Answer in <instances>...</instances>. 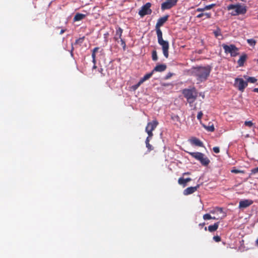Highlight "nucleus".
I'll return each mask as SVG.
<instances>
[{"label":"nucleus","instance_id":"obj_43","mask_svg":"<svg viewBox=\"0 0 258 258\" xmlns=\"http://www.w3.org/2000/svg\"><path fill=\"white\" fill-rule=\"evenodd\" d=\"M231 172L232 173H241V172H243V171H240V170H237V169H233L231 170Z\"/></svg>","mask_w":258,"mask_h":258},{"label":"nucleus","instance_id":"obj_7","mask_svg":"<svg viewBox=\"0 0 258 258\" xmlns=\"http://www.w3.org/2000/svg\"><path fill=\"white\" fill-rule=\"evenodd\" d=\"M234 86L241 92H243L244 89L247 86L248 83L242 78H235Z\"/></svg>","mask_w":258,"mask_h":258},{"label":"nucleus","instance_id":"obj_33","mask_svg":"<svg viewBox=\"0 0 258 258\" xmlns=\"http://www.w3.org/2000/svg\"><path fill=\"white\" fill-rule=\"evenodd\" d=\"M172 119L174 120L180 122V119L178 115H174V116H172L171 117Z\"/></svg>","mask_w":258,"mask_h":258},{"label":"nucleus","instance_id":"obj_4","mask_svg":"<svg viewBox=\"0 0 258 258\" xmlns=\"http://www.w3.org/2000/svg\"><path fill=\"white\" fill-rule=\"evenodd\" d=\"M182 93L190 104L195 101L198 96L197 92L195 88L184 89L183 90Z\"/></svg>","mask_w":258,"mask_h":258},{"label":"nucleus","instance_id":"obj_47","mask_svg":"<svg viewBox=\"0 0 258 258\" xmlns=\"http://www.w3.org/2000/svg\"><path fill=\"white\" fill-rule=\"evenodd\" d=\"M92 57V61L94 63V64H95L96 63V56H94V57Z\"/></svg>","mask_w":258,"mask_h":258},{"label":"nucleus","instance_id":"obj_42","mask_svg":"<svg viewBox=\"0 0 258 258\" xmlns=\"http://www.w3.org/2000/svg\"><path fill=\"white\" fill-rule=\"evenodd\" d=\"M153 136H150L149 135H148V136L147 137V138L146 139L145 143H149L151 139L152 138Z\"/></svg>","mask_w":258,"mask_h":258},{"label":"nucleus","instance_id":"obj_45","mask_svg":"<svg viewBox=\"0 0 258 258\" xmlns=\"http://www.w3.org/2000/svg\"><path fill=\"white\" fill-rule=\"evenodd\" d=\"M203 16H204V13H201V14H199V15H198L197 16V18H202Z\"/></svg>","mask_w":258,"mask_h":258},{"label":"nucleus","instance_id":"obj_6","mask_svg":"<svg viewBox=\"0 0 258 258\" xmlns=\"http://www.w3.org/2000/svg\"><path fill=\"white\" fill-rule=\"evenodd\" d=\"M222 46L224 50L225 53L227 54L230 53V55L232 57H235L239 54V49L234 44L228 45L225 44H223Z\"/></svg>","mask_w":258,"mask_h":258},{"label":"nucleus","instance_id":"obj_40","mask_svg":"<svg viewBox=\"0 0 258 258\" xmlns=\"http://www.w3.org/2000/svg\"><path fill=\"white\" fill-rule=\"evenodd\" d=\"M204 16H206V18L209 19L211 18V13H204Z\"/></svg>","mask_w":258,"mask_h":258},{"label":"nucleus","instance_id":"obj_19","mask_svg":"<svg viewBox=\"0 0 258 258\" xmlns=\"http://www.w3.org/2000/svg\"><path fill=\"white\" fill-rule=\"evenodd\" d=\"M191 143L192 144L199 147L203 146V143H202V142H201L199 139L196 138H194L193 139H192L191 140Z\"/></svg>","mask_w":258,"mask_h":258},{"label":"nucleus","instance_id":"obj_18","mask_svg":"<svg viewBox=\"0 0 258 258\" xmlns=\"http://www.w3.org/2000/svg\"><path fill=\"white\" fill-rule=\"evenodd\" d=\"M219 222H216L213 225H211L208 226V230L210 232L216 231L219 227Z\"/></svg>","mask_w":258,"mask_h":258},{"label":"nucleus","instance_id":"obj_44","mask_svg":"<svg viewBox=\"0 0 258 258\" xmlns=\"http://www.w3.org/2000/svg\"><path fill=\"white\" fill-rule=\"evenodd\" d=\"M196 11L197 12H204L205 11V7H204L203 8H198Z\"/></svg>","mask_w":258,"mask_h":258},{"label":"nucleus","instance_id":"obj_37","mask_svg":"<svg viewBox=\"0 0 258 258\" xmlns=\"http://www.w3.org/2000/svg\"><path fill=\"white\" fill-rule=\"evenodd\" d=\"M213 238L216 242H219L221 240V237L218 235L214 236Z\"/></svg>","mask_w":258,"mask_h":258},{"label":"nucleus","instance_id":"obj_49","mask_svg":"<svg viewBox=\"0 0 258 258\" xmlns=\"http://www.w3.org/2000/svg\"><path fill=\"white\" fill-rule=\"evenodd\" d=\"M253 92H257L258 93V88H254L253 90Z\"/></svg>","mask_w":258,"mask_h":258},{"label":"nucleus","instance_id":"obj_5","mask_svg":"<svg viewBox=\"0 0 258 258\" xmlns=\"http://www.w3.org/2000/svg\"><path fill=\"white\" fill-rule=\"evenodd\" d=\"M187 153L191 156L193 158H195L197 160L199 161L200 163L203 166H207L210 162V160L208 157L201 152H187Z\"/></svg>","mask_w":258,"mask_h":258},{"label":"nucleus","instance_id":"obj_3","mask_svg":"<svg viewBox=\"0 0 258 258\" xmlns=\"http://www.w3.org/2000/svg\"><path fill=\"white\" fill-rule=\"evenodd\" d=\"M227 9L228 11L232 10L230 14L234 16L240 15H244L247 12L246 6L245 5H242L240 4H237L236 5H229L227 6Z\"/></svg>","mask_w":258,"mask_h":258},{"label":"nucleus","instance_id":"obj_8","mask_svg":"<svg viewBox=\"0 0 258 258\" xmlns=\"http://www.w3.org/2000/svg\"><path fill=\"white\" fill-rule=\"evenodd\" d=\"M158 124L159 123L156 119L147 123L145 128V131L148 134V135H149L150 136H153L152 132L156 128Z\"/></svg>","mask_w":258,"mask_h":258},{"label":"nucleus","instance_id":"obj_32","mask_svg":"<svg viewBox=\"0 0 258 258\" xmlns=\"http://www.w3.org/2000/svg\"><path fill=\"white\" fill-rule=\"evenodd\" d=\"M146 147L148 148V151H151L153 150V146L150 144V143H146Z\"/></svg>","mask_w":258,"mask_h":258},{"label":"nucleus","instance_id":"obj_34","mask_svg":"<svg viewBox=\"0 0 258 258\" xmlns=\"http://www.w3.org/2000/svg\"><path fill=\"white\" fill-rule=\"evenodd\" d=\"M120 42H121V45H122L123 50H125L126 48V44H125V41L123 39H121Z\"/></svg>","mask_w":258,"mask_h":258},{"label":"nucleus","instance_id":"obj_58","mask_svg":"<svg viewBox=\"0 0 258 258\" xmlns=\"http://www.w3.org/2000/svg\"><path fill=\"white\" fill-rule=\"evenodd\" d=\"M204 229H205V231H207V227H205V228H204Z\"/></svg>","mask_w":258,"mask_h":258},{"label":"nucleus","instance_id":"obj_29","mask_svg":"<svg viewBox=\"0 0 258 258\" xmlns=\"http://www.w3.org/2000/svg\"><path fill=\"white\" fill-rule=\"evenodd\" d=\"M166 1L174 7L176 5L178 0H166Z\"/></svg>","mask_w":258,"mask_h":258},{"label":"nucleus","instance_id":"obj_57","mask_svg":"<svg viewBox=\"0 0 258 258\" xmlns=\"http://www.w3.org/2000/svg\"><path fill=\"white\" fill-rule=\"evenodd\" d=\"M102 71H103V69H100L99 72L101 73Z\"/></svg>","mask_w":258,"mask_h":258},{"label":"nucleus","instance_id":"obj_16","mask_svg":"<svg viewBox=\"0 0 258 258\" xmlns=\"http://www.w3.org/2000/svg\"><path fill=\"white\" fill-rule=\"evenodd\" d=\"M247 58V55L245 54H242L240 56L239 59L237 61V63L239 67H242L244 64V62L246 61Z\"/></svg>","mask_w":258,"mask_h":258},{"label":"nucleus","instance_id":"obj_9","mask_svg":"<svg viewBox=\"0 0 258 258\" xmlns=\"http://www.w3.org/2000/svg\"><path fill=\"white\" fill-rule=\"evenodd\" d=\"M151 7V4L150 3H147L141 8V9L139 12V15L143 17L145 15H150L152 11L150 9Z\"/></svg>","mask_w":258,"mask_h":258},{"label":"nucleus","instance_id":"obj_61","mask_svg":"<svg viewBox=\"0 0 258 258\" xmlns=\"http://www.w3.org/2000/svg\"><path fill=\"white\" fill-rule=\"evenodd\" d=\"M257 63H258V59L257 60Z\"/></svg>","mask_w":258,"mask_h":258},{"label":"nucleus","instance_id":"obj_26","mask_svg":"<svg viewBox=\"0 0 258 258\" xmlns=\"http://www.w3.org/2000/svg\"><path fill=\"white\" fill-rule=\"evenodd\" d=\"M213 33L216 37H218V36H222L221 30L219 28H217L216 30H215L213 32Z\"/></svg>","mask_w":258,"mask_h":258},{"label":"nucleus","instance_id":"obj_50","mask_svg":"<svg viewBox=\"0 0 258 258\" xmlns=\"http://www.w3.org/2000/svg\"><path fill=\"white\" fill-rule=\"evenodd\" d=\"M205 223H200L199 224V226H201V227H203L204 225H205Z\"/></svg>","mask_w":258,"mask_h":258},{"label":"nucleus","instance_id":"obj_11","mask_svg":"<svg viewBox=\"0 0 258 258\" xmlns=\"http://www.w3.org/2000/svg\"><path fill=\"white\" fill-rule=\"evenodd\" d=\"M252 201L249 200H244L243 201H240L239 202V208H245L252 205Z\"/></svg>","mask_w":258,"mask_h":258},{"label":"nucleus","instance_id":"obj_31","mask_svg":"<svg viewBox=\"0 0 258 258\" xmlns=\"http://www.w3.org/2000/svg\"><path fill=\"white\" fill-rule=\"evenodd\" d=\"M253 124L251 121H245L244 122V125L249 127H251Z\"/></svg>","mask_w":258,"mask_h":258},{"label":"nucleus","instance_id":"obj_46","mask_svg":"<svg viewBox=\"0 0 258 258\" xmlns=\"http://www.w3.org/2000/svg\"><path fill=\"white\" fill-rule=\"evenodd\" d=\"M216 209L218 211L220 212V213H222L223 212V209L221 208L217 207L216 208Z\"/></svg>","mask_w":258,"mask_h":258},{"label":"nucleus","instance_id":"obj_10","mask_svg":"<svg viewBox=\"0 0 258 258\" xmlns=\"http://www.w3.org/2000/svg\"><path fill=\"white\" fill-rule=\"evenodd\" d=\"M199 186L200 185L198 184L196 186H190L186 188L183 190V195L185 196H187L194 193L197 190Z\"/></svg>","mask_w":258,"mask_h":258},{"label":"nucleus","instance_id":"obj_27","mask_svg":"<svg viewBox=\"0 0 258 258\" xmlns=\"http://www.w3.org/2000/svg\"><path fill=\"white\" fill-rule=\"evenodd\" d=\"M212 217L209 214H206L203 215V219L205 220L212 219Z\"/></svg>","mask_w":258,"mask_h":258},{"label":"nucleus","instance_id":"obj_54","mask_svg":"<svg viewBox=\"0 0 258 258\" xmlns=\"http://www.w3.org/2000/svg\"><path fill=\"white\" fill-rule=\"evenodd\" d=\"M97 68L96 66L95 65V64L93 66V69H96Z\"/></svg>","mask_w":258,"mask_h":258},{"label":"nucleus","instance_id":"obj_17","mask_svg":"<svg viewBox=\"0 0 258 258\" xmlns=\"http://www.w3.org/2000/svg\"><path fill=\"white\" fill-rule=\"evenodd\" d=\"M86 15L78 13L74 16L73 20L74 22L79 21L84 19Z\"/></svg>","mask_w":258,"mask_h":258},{"label":"nucleus","instance_id":"obj_2","mask_svg":"<svg viewBox=\"0 0 258 258\" xmlns=\"http://www.w3.org/2000/svg\"><path fill=\"white\" fill-rule=\"evenodd\" d=\"M212 67L209 65L194 67L191 69V74L199 82L206 81L210 76Z\"/></svg>","mask_w":258,"mask_h":258},{"label":"nucleus","instance_id":"obj_24","mask_svg":"<svg viewBox=\"0 0 258 258\" xmlns=\"http://www.w3.org/2000/svg\"><path fill=\"white\" fill-rule=\"evenodd\" d=\"M152 58L153 60L157 61L158 60V56L156 50H153L152 52Z\"/></svg>","mask_w":258,"mask_h":258},{"label":"nucleus","instance_id":"obj_36","mask_svg":"<svg viewBox=\"0 0 258 258\" xmlns=\"http://www.w3.org/2000/svg\"><path fill=\"white\" fill-rule=\"evenodd\" d=\"M203 115V113L202 111H201L199 112L198 114L197 115L198 119L200 121L202 119Z\"/></svg>","mask_w":258,"mask_h":258},{"label":"nucleus","instance_id":"obj_12","mask_svg":"<svg viewBox=\"0 0 258 258\" xmlns=\"http://www.w3.org/2000/svg\"><path fill=\"white\" fill-rule=\"evenodd\" d=\"M123 30L120 27H117L116 29L115 34L114 37V40L118 42L119 39H121Z\"/></svg>","mask_w":258,"mask_h":258},{"label":"nucleus","instance_id":"obj_41","mask_svg":"<svg viewBox=\"0 0 258 258\" xmlns=\"http://www.w3.org/2000/svg\"><path fill=\"white\" fill-rule=\"evenodd\" d=\"M251 173L253 174H255L256 173H258V166L256 168H254L252 169L251 170Z\"/></svg>","mask_w":258,"mask_h":258},{"label":"nucleus","instance_id":"obj_1","mask_svg":"<svg viewBox=\"0 0 258 258\" xmlns=\"http://www.w3.org/2000/svg\"><path fill=\"white\" fill-rule=\"evenodd\" d=\"M168 15H166L163 17L160 18L156 24L155 28L157 36L158 42L162 46V49L164 56L166 58L169 56V44L168 41L163 40L162 37V32L160 27L168 20Z\"/></svg>","mask_w":258,"mask_h":258},{"label":"nucleus","instance_id":"obj_28","mask_svg":"<svg viewBox=\"0 0 258 258\" xmlns=\"http://www.w3.org/2000/svg\"><path fill=\"white\" fill-rule=\"evenodd\" d=\"M215 5H216L215 4H212L211 5L206 6L205 7V11L212 9L214 6H215Z\"/></svg>","mask_w":258,"mask_h":258},{"label":"nucleus","instance_id":"obj_51","mask_svg":"<svg viewBox=\"0 0 258 258\" xmlns=\"http://www.w3.org/2000/svg\"><path fill=\"white\" fill-rule=\"evenodd\" d=\"M65 32V30L62 29L60 32V34H63Z\"/></svg>","mask_w":258,"mask_h":258},{"label":"nucleus","instance_id":"obj_55","mask_svg":"<svg viewBox=\"0 0 258 258\" xmlns=\"http://www.w3.org/2000/svg\"><path fill=\"white\" fill-rule=\"evenodd\" d=\"M168 85V84H162V86H167Z\"/></svg>","mask_w":258,"mask_h":258},{"label":"nucleus","instance_id":"obj_25","mask_svg":"<svg viewBox=\"0 0 258 258\" xmlns=\"http://www.w3.org/2000/svg\"><path fill=\"white\" fill-rule=\"evenodd\" d=\"M247 42L249 45H250L251 46H255V45L256 43V41L253 39H247Z\"/></svg>","mask_w":258,"mask_h":258},{"label":"nucleus","instance_id":"obj_56","mask_svg":"<svg viewBox=\"0 0 258 258\" xmlns=\"http://www.w3.org/2000/svg\"><path fill=\"white\" fill-rule=\"evenodd\" d=\"M212 219H217V218L215 217H212Z\"/></svg>","mask_w":258,"mask_h":258},{"label":"nucleus","instance_id":"obj_48","mask_svg":"<svg viewBox=\"0 0 258 258\" xmlns=\"http://www.w3.org/2000/svg\"><path fill=\"white\" fill-rule=\"evenodd\" d=\"M190 174V173L189 172H184L183 173V175H189Z\"/></svg>","mask_w":258,"mask_h":258},{"label":"nucleus","instance_id":"obj_38","mask_svg":"<svg viewBox=\"0 0 258 258\" xmlns=\"http://www.w3.org/2000/svg\"><path fill=\"white\" fill-rule=\"evenodd\" d=\"M213 150L215 153H219L220 152V149L218 147H214L213 148Z\"/></svg>","mask_w":258,"mask_h":258},{"label":"nucleus","instance_id":"obj_39","mask_svg":"<svg viewBox=\"0 0 258 258\" xmlns=\"http://www.w3.org/2000/svg\"><path fill=\"white\" fill-rule=\"evenodd\" d=\"M173 74H172L171 73H168L165 77V79H166V80L169 79L173 76Z\"/></svg>","mask_w":258,"mask_h":258},{"label":"nucleus","instance_id":"obj_53","mask_svg":"<svg viewBox=\"0 0 258 258\" xmlns=\"http://www.w3.org/2000/svg\"><path fill=\"white\" fill-rule=\"evenodd\" d=\"M108 35V33H106V34H104L105 38H106Z\"/></svg>","mask_w":258,"mask_h":258},{"label":"nucleus","instance_id":"obj_21","mask_svg":"<svg viewBox=\"0 0 258 258\" xmlns=\"http://www.w3.org/2000/svg\"><path fill=\"white\" fill-rule=\"evenodd\" d=\"M153 74V72L152 71L151 72L146 74L143 78H142L140 79V80L141 81V82L144 83L145 81L149 79L152 76Z\"/></svg>","mask_w":258,"mask_h":258},{"label":"nucleus","instance_id":"obj_52","mask_svg":"<svg viewBox=\"0 0 258 258\" xmlns=\"http://www.w3.org/2000/svg\"><path fill=\"white\" fill-rule=\"evenodd\" d=\"M73 50H74V47L72 46V49H71V51L72 55H73Z\"/></svg>","mask_w":258,"mask_h":258},{"label":"nucleus","instance_id":"obj_60","mask_svg":"<svg viewBox=\"0 0 258 258\" xmlns=\"http://www.w3.org/2000/svg\"><path fill=\"white\" fill-rule=\"evenodd\" d=\"M211 213H214V212L211 211Z\"/></svg>","mask_w":258,"mask_h":258},{"label":"nucleus","instance_id":"obj_59","mask_svg":"<svg viewBox=\"0 0 258 258\" xmlns=\"http://www.w3.org/2000/svg\"><path fill=\"white\" fill-rule=\"evenodd\" d=\"M245 0H241L242 2H244Z\"/></svg>","mask_w":258,"mask_h":258},{"label":"nucleus","instance_id":"obj_30","mask_svg":"<svg viewBox=\"0 0 258 258\" xmlns=\"http://www.w3.org/2000/svg\"><path fill=\"white\" fill-rule=\"evenodd\" d=\"M99 49V47H95L93 50L92 53V57H94V56H96V53L98 51Z\"/></svg>","mask_w":258,"mask_h":258},{"label":"nucleus","instance_id":"obj_20","mask_svg":"<svg viewBox=\"0 0 258 258\" xmlns=\"http://www.w3.org/2000/svg\"><path fill=\"white\" fill-rule=\"evenodd\" d=\"M204 127L209 132H214L215 130L214 124L212 123L209 122L208 125H203Z\"/></svg>","mask_w":258,"mask_h":258},{"label":"nucleus","instance_id":"obj_22","mask_svg":"<svg viewBox=\"0 0 258 258\" xmlns=\"http://www.w3.org/2000/svg\"><path fill=\"white\" fill-rule=\"evenodd\" d=\"M244 78L246 79V82L251 83H254L257 81V79L252 77H247L246 76H244Z\"/></svg>","mask_w":258,"mask_h":258},{"label":"nucleus","instance_id":"obj_15","mask_svg":"<svg viewBox=\"0 0 258 258\" xmlns=\"http://www.w3.org/2000/svg\"><path fill=\"white\" fill-rule=\"evenodd\" d=\"M173 7L174 6H173L172 5H171L170 3L166 1L161 4V9L162 11H164L165 10L170 9Z\"/></svg>","mask_w":258,"mask_h":258},{"label":"nucleus","instance_id":"obj_13","mask_svg":"<svg viewBox=\"0 0 258 258\" xmlns=\"http://www.w3.org/2000/svg\"><path fill=\"white\" fill-rule=\"evenodd\" d=\"M167 68V66L165 64H157L152 70L153 73L154 72H162L164 71Z\"/></svg>","mask_w":258,"mask_h":258},{"label":"nucleus","instance_id":"obj_35","mask_svg":"<svg viewBox=\"0 0 258 258\" xmlns=\"http://www.w3.org/2000/svg\"><path fill=\"white\" fill-rule=\"evenodd\" d=\"M142 83H143L141 82V81L140 80L137 84L133 86V89L134 90L137 89Z\"/></svg>","mask_w":258,"mask_h":258},{"label":"nucleus","instance_id":"obj_23","mask_svg":"<svg viewBox=\"0 0 258 258\" xmlns=\"http://www.w3.org/2000/svg\"><path fill=\"white\" fill-rule=\"evenodd\" d=\"M84 39H85L84 36L77 39L75 41V44L81 45V44L83 43Z\"/></svg>","mask_w":258,"mask_h":258},{"label":"nucleus","instance_id":"obj_14","mask_svg":"<svg viewBox=\"0 0 258 258\" xmlns=\"http://www.w3.org/2000/svg\"><path fill=\"white\" fill-rule=\"evenodd\" d=\"M191 180V179L190 177H188L186 178H184L183 177H180L178 180V183L179 184L182 185L183 187H185L187 183Z\"/></svg>","mask_w":258,"mask_h":258}]
</instances>
